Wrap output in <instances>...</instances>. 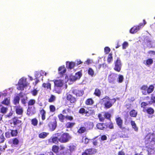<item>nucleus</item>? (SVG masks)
Listing matches in <instances>:
<instances>
[{
    "label": "nucleus",
    "mask_w": 155,
    "mask_h": 155,
    "mask_svg": "<svg viewBox=\"0 0 155 155\" xmlns=\"http://www.w3.org/2000/svg\"><path fill=\"white\" fill-rule=\"evenodd\" d=\"M154 89V86L153 85H150L149 87H148L147 90V94H150L152 92Z\"/></svg>",
    "instance_id": "58836bf2"
},
{
    "label": "nucleus",
    "mask_w": 155,
    "mask_h": 155,
    "mask_svg": "<svg viewBox=\"0 0 155 155\" xmlns=\"http://www.w3.org/2000/svg\"><path fill=\"white\" fill-rule=\"evenodd\" d=\"M148 53L150 56L155 55V51L153 50H150L148 52Z\"/></svg>",
    "instance_id": "338daca9"
},
{
    "label": "nucleus",
    "mask_w": 155,
    "mask_h": 155,
    "mask_svg": "<svg viewBox=\"0 0 155 155\" xmlns=\"http://www.w3.org/2000/svg\"><path fill=\"white\" fill-rule=\"evenodd\" d=\"M124 77L122 75H119L117 78V82L118 83H122L124 80Z\"/></svg>",
    "instance_id": "4d7b16f0"
},
{
    "label": "nucleus",
    "mask_w": 155,
    "mask_h": 155,
    "mask_svg": "<svg viewBox=\"0 0 155 155\" xmlns=\"http://www.w3.org/2000/svg\"><path fill=\"white\" fill-rule=\"evenodd\" d=\"M153 62V59L151 58H149L147 59L145 61V62H144V63L146 65H149L152 64Z\"/></svg>",
    "instance_id": "ea45409f"
},
{
    "label": "nucleus",
    "mask_w": 155,
    "mask_h": 155,
    "mask_svg": "<svg viewBox=\"0 0 155 155\" xmlns=\"http://www.w3.org/2000/svg\"><path fill=\"white\" fill-rule=\"evenodd\" d=\"M59 147L58 146L56 145L53 146L52 150L54 153L57 154L59 151Z\"/></svg>",
    "instance_id": "49530a36"
},
{
    "label": "nucleus",
    "mask_w": 155,
    "mask_h": 155,
    "mask_svg": "<svg viewBox=\"0 0 155 155\" xmlns=\"http://www.w3.org/2000/svg\"><path fill=\"white\" fill-rule=\"evenodd\" d=\"M107 128H108L110 129H114V127L113 123L111 121L107 125L106 124V129Z\"/></svg>",
    "instance_id": "a18cd8bd"
},
{
    "label": "nucleus",
    "mask_w": 155,
    "mask_h": 155,
    "mask_svg": "<svg viewBox=\"0 0 155 155\" xmlns=\"http://www.w3.org/2000/svg\"><path fill=\"white\" fill-rule=\"evenodd\" d=\"M12 123L15 127H21L22 121L19 120L18 117H15L12 119Z\"/></svg>",
    "instance_id": "9d476101"
},
{
    "label": "nucleus",
    "mask_w": 155,
    "mask_h": 155,
    "mask_svg": "<svg viewBox=\"0 0 155 155\" xmlns=\"http://www.w3.org/2000/svg\"><path fill=\"white\" fill-rule=\"evenodd\" d=\"M104 51L105 53L107 54L110 52V49L109 47H106L104 48Z\"/></svg>",
    "instance_id": "e2e57ef3"
},
{
    "label": "nucleus",
    "mask_w": 155,
    "mask_h": 155,
    "mask_svg": "<svg viewBox=\"0 0 155 155\" xmlns=\"http://www.w3.org/2000/svg\"><path fill=\"white\" fill-rule=\"evenodd\" d=\"M145 112H146L148 114L151 115L154 114V110L153 108L150 107L147 108L145 111Z\"/></svg>",
    "instance_id": "7c9ffc66"
},
{
    "label": "nucleus",
    "mask_w": 155,
    "mask_h": 155,
    "mask_svg": "<svg viewBox=\"0 0 155 155\" xmlns=\"http://www.w3.org/2000/svg\"><path fill=\"white\" fill-rule=\"evenodd\" d=\"M10 134L12 137H15L17 136L18 131L17 130H11Z\"/></svg>",
    "instance_id": "c03bdc74"
},
{
    "label": "nucleus",
    "mask_w": 155,
    "mask_h": 155,
    "mask_svg": "<svg viewBox=\"0 0 155 155\" xmlns=\"http://www.w3.org/2000/svg\"><path fill=\"white\" fill-rule=\"evenodd\" d=\"M38 91L36 89H34L31 91V93L33 96H36L38 94Z\"/></svg>",
    "instance_id": "0e129e2a"
},
{
    "label": "nucleus",
    "mask_w": 155,
    "mask_h": 155,
    "mask_svg": "<svg viewBox=\"0 0 155 155\" xmlns=\"http://www.w3.org/2000/svg\"><path fill=\"white\" fill-rule=\"evenodd\" d=\"M86 131V128L84 126L81 127L78 130L77 132L78 133L81 134L84 133Z\"/></svg>",
    "instance_id": "79ce46f5"
},
{
    "label": "nucleus",
    "mask_w": 155,
    "mask_h": 155,
    "mask_svg": "<svg viewBox=\"0 0 155 155\" xmlns=\"http://www.w3.org/2000/svg\"><path fill=\"white\" fill-rule=\"evenodd\" d=\"M50 111V112L53 113L56 110V107L54 105H50L49 106Z\"/></svg>",
    "instance_id": "6e6d98bb"
},
{
    "label": "nucleus",
    "mask_w": 155,
    "mask_h": 155,
    "mask_svg": "<svg viewBox=\"0 0 155 155\" xmlns=\"http://www.w3.org/2000/svg\"><path fill=\"white\" fill-rule=\"evenodd\" d=\"M58 74L61 76H63L66 71V68L64 65L59 67L58 69Z\"/></svg>",
    "instance_id": "aec40b11"
},
{
    "label": "nucleus",
    "mask_w": 155,
    "mask_h": 155,
    "mask_svg": "<svg viewBox=\"0 0 155 155\" xmlns=\"http://www.w3.org/2000/svg\"><path fill=\"white\" fill-rule=\"evenodd\" d=\"M105 119H106L110 121L111 120V114L109 113L108 112H106L104 113V115Z\"/></svg>",
    "instance_id": "37998d69"
},
{
    "label": "nucleus",
    "mask_w": 155,
    "mask_h": 155,
    "mask_svg": "<svg viewBox=\"0 0 155 155\" xmlns=\"http://www.w3.org/2000/svg\"><path fill=\"white\" fill-rule=\"evenodd\" d=\"M115 120L116 124L121 129L122 131L126 129L125 127L123 126V120L120 117L118 116L116 117Z\"/></svg>",
    "instance_id": "6e6552de"
},
{
    "label": "nucleus",
    "mask_w": 155,
    "mask_h": 155,
    "mask_svg": "<svg viewBox=\"0 0 155 155\" xmlns=\"http://www.w3.org/2000/svg\"><path fill=\"white\" fill-rule=\"evenodd\" d=\"M82 75L81 73L80 72H78L76 73L74 75H71L70 78L71 81H74L80 79Z\"/></svg>",
    "instance_id": "f8f14e48"
},
{
    "label": "nucleus",
    "mask_w": 155,
    "mask_h": 155,
    "mask_svg": "<svg viewBox=\"0 0 155 155\" xmlns=\"http://www.w3.org/2000/svg\"><path fill=\"white\" fill-rule=\"evenodd\" d=\"M48 126L52 131H54L57 126V122L55 119L50 121L48 124Z\"/></svg>",
    "instance_id": "9b49d317"
},
{
    "label": "nucleus",
    "mask_w": 155,
    "mask_h": 155,
    "mask_svg": "<svg viewBox=\"0 0 155 155\" xmlns=\"http://www.w3.org/2000/svg\"><path fill=\"white\" fill-rule=\"evenodd\" d=\"M85 114V116L89 117L94 115L95 114V111L94 110H88L86 111Z\"/></svg>",
    "instance_id": "b1692460"
},
{
    "label": "nucleus",
    "mask_w": 155,
    "mask_h": 155,
    "mask_svg": "<svg viewBox=\"0 0 155 155\" xmlns=\"http://www.w3.org/2000/svg\"><path fill=\"white\" fill-rule=\"evenodd\" d=\"M73 93L76 96L80 97L82 96L84 94L83 91L78 89H74L72 91Z\"/></svg>",
    "instance_id": "a211bd4d"
},
{
    "label": "nucleus",
    "mask_w": 155,
    "mask_h": 155,
    "mask_svg": "<svg viewBox=\"0 0 155 155\" xmlns=\"http://www.w3.org/2000/svg\"><path fill=\"white\" fill-rule=\"evenodd\" d=\"M102 104L105 109H108L111 108L116 102V100L115 98L110 99L107 96H105L102 99Z\"/></svg>",
    "instance_id": "f257e3e1"
},
{
    "label": "nucleus",
    "mask_w": 155,
    "mask_h": 155,
    "mask_svg": "<svg viewBox=\"0 0 155 155\" xmlns=\"http://www.w3.org/2000/svg\"><path fill=\"white\" fill-rule=\"evenodd\" d=\"M98 117L100 121L101 122H104V121L105 118L104 116H103L101 114H99L98 115Z\"/></svg>",
    "instance_id": "13d9d810"
},
{
    "label": "nucleus",
    "mask_w": 155,
    "mask_h": 155,
    "mask_svg": "<svg viewBox=\"0 0 155 155\" xmlns=\"http://www.w3.org/2000/svg\"><path fill=\"white\" fill-rule=\"evenodd\" d=\"M20 140L17 137H14L8 141V143L11 145L12 147H17L19 144Z\"/></svg>",
    "instance_id": "1a4fd4ad"
},
{
    "label": "nucleus",
    "mask_w": 155,
    "mask_h": 155,
    "mask_svg": "<svg viewBox=\"0 0 155 155\" xmlns=\"http://www.w3.org/2000/svg\"><path fill=\"white\" fill-rule=\"evenodd\" d=\"M144 143L146 146L154 145L155 144V134L151 133L148 134L144 138Z\"/></svg>",
    "instance_id": "f03ea898"
},
{
    "label": "nucleus",
    "mask_w": 155,
    "mask_h": 155,
    "mask_svg": "<svg viewBox=\"0 0 155 155\" xmlns=\"http://www.w3.org/2000/svg\"><path fill=\"white\" fill-rule=\"evenodd\" d=\"M86 150L89 155L93 154L96 152L95 149L94 148H89L86 149Z\"/></svg>",
    "instance_id": "f704fd0d"
},
{
    "label": "nucleus",
    "mask_w": 155,
    "mask_h": 155,
    "mask_svg": "<svg viewBox=\"0 0 155 155\" xmlns=\"http://www.w3.org/2000/svg\"><path fill=\"white\" fill-rule=\"evenodd\" d=\"M48 134L45 132H42L40 133L38 135L39 137L40 138H45L48 135Z\"/></svg>",
    "instance_id": "09e8293b"
},
{
    "label": "nucleus",
    "mask_w": 155,
    "mask_h": 155,
    "mask_svg": "<svg viewBox=\"0 0 155 155\" xmlns=\"http://www.w3.org/2000/svg\"><path fill=\"white\" fill-rule=\"evenodd\" d=\"M20 100V97L18 96L17 95L15 97L13 100V103L14 104L16 105L17 104H18L19 103Z\"/></svg>",
    "instance_id": "473e14b6"
},
{
    "label": "nucleus",
    "mask_w": 155,
    "mask_h": 155,
    "mask_svg": "<svg viewBox=\"0 0 155 155\" xmlns=\"http://www.w3.org/2000/svg\"><path fill=\"white\" fill-rule=\"evenodd\" d=\"M143 23H140L138 25H134L131 28L130 30V33L131 34H134L138 31L146 24V22L145 20L143 19Z\"/></svg>",
    "instance_id": "20e7f679"
},
{
    "label": "nucleus",
    "mask_w": 155,
    "mask_h": 155,
    "mask_svg": "<svg viewBox=\"0 0 155 155\" xmlns=\"http://www.w3.org/2000/svg\"><path fill=\"white\" fill-rule=\"evenodd\" d=\"M117 74L115 73L110 74L108 77V82L110 83H114Z\"/></svg>",
    "instance_id": "4468645a"
},
{
    "label": "nucleus",
    "mask_w": 155,
    "mask_h": 155,
    "mask_svg": "<svg viewBox=\"0 0 155 155\" xmlns=\"http://www.w3.org/2000/svg\"><path fill=\"white\" fill-rule=\"evenodd\" d=\"M153 146L147 145L146 148L148 155H155V149Z\"/></svg>",
    "instance_id": "ddd939ff"
},
{
    "label": "nucleus",
    "mask_w": 155,
    "mask_h": 155,
    "mask_svg": "<svg viewBox=\"0 0 155 155\" xmlns=\"http://www.w3.org/2000/svg\"><path fill=\"white\" fill-rule=\"evenodd\" d=\"M66 65L68 68L71 69L73 68L74 67L76 66V64L75 62L72 61H67Z\"/></svg>",
    "instance_id": "5701e85b"
},
{
    "label": "nucleus",
    "mask_w": 155,
    "mask_h": 155,
    "mask_svg": "<svg viewBox=\"0 0 155 155\" xmlns=\"http://www.w3.org/2000/svg\"><path fill=\"white\" fill-rule=\"evenodd\" d=\"M75 123L74 122H69L67 123L65 126L66 128H71L75 125Z\"/></svg>",
    "instance_id": "e433bc0d"
},
{
    "label": "nucleus",
    "mask_w": 155,
    "mask_h": 155,
    "mask_svg": "<svg viewBox=\"0 0 155 155\" xmlns=\"http://www.w3.org/2000/svg\"><path fill=\"white\" fill-rule=\"evenodd\" d=\"M131 124L132 128L136 131L138 130V128L137 127L136 124L134 121L131 120L130 121Z\"/></svg>",
    "instance_id": "a19ab883"
},
{
    "label": "nucleus",
    "mask_w": 155,
    "mask_h": 155,
    "mask_svg": "<svg viewBox=\"0 0 155 155\" xmlns=\"http://www.w3.org/2000/svg\"><path fill=\"white\" fill-rule=\"evenodd\" d=\"M40 113L41 115V119L42 120H44L46 118V112L45 110L43 108H41L39 110Z\"/></svg>",
    "instance_id": "393cba45"
},
{
    "label": "nucleus",
    "mask_w": 155,
    "mask_h": 155,
    "mask_svg": "<svg viewBox=\"0 0 155 155\" xmlns=\"http://www.w3.org/2000/svg\"><path fill=\"white\" fill-rule=\"evenodd\" d=\"M128 46V43L127 42L125 41L122 44V48L123 49H125Z\"/></svg>",
    "instance_id": "774afa93"
},
{
    "label": "nucleus",
    "mask_w": 155,
    "mask_h": 155,
    "mask_svg": "<svg viewBox=\"0 0 155 155\" xmlns=\"http://www.w3.org/2000/svg\"><path fill=\"white\" fill-rule=\"evenodd\" d=\"M59 120L61 122H64L65 119L69 121H72L73 120L74 118L72 116L67 115L64 116L62 114H60L58 116Z\"/></svg>",
    "instance_id": "423d86ee"
},
{
    "label": "nucleus",
    "mask_w": 155,
    "mask_h": 155,
    "mask_svg": "<svg viewBox=\"0 0 155 155\" xmlns=\"http://www.w3.org/2000/svg\"><path fill=\"white\" fill-rule=\"evenodd\" d=\"M88 73L89 75L91 77H93L94 74V72L91 68H89L88 70Z\"/></svg>",
    "instance_id": "bf43d9fd"
},
{
    "label": "nucleus",
    "mask_w": 155,
    "mask_h": 155,
    "mask_svg": "<svg viewBox=\"0 0 155 155\" xmlns=\"http://www.w3.org/2000/svg\"><path fill=\"white\" fill-rule=\"evenodd\" d=\"M54 83V86L59 87V88H61L63 85L64 81L62 80H54L53 81Z\"/></svg>",
    "instance_id": "2eb2a0df"
},
{
    "label": "nucleus",
    "mask_w": 155,
    "mask_h": 155,
    "mask_svg": "<svg viewBox=\"0 0 155 155\" xmlns=\"http://www.w3.org/2000/svg\"><path fill=\"white\" fill-rule=\"evenodd\" d=\"M76 147L74 145H71L69 147V149H68V153L69 155H70L73 151H74L76 149Z\"/></svg>",
    "instance_id": "bb28decb"
},
{
    "label": "nucleus",
    "mask_w": 155,
    "mask_h": 155,
    "mask_svg": "<svg viewBox=\"0 0 155 155\" xmlns=\"http://www.w3.org/2000/svg\"><path fill=\"white\" fill-rule=\"evenodd\" d=\"M149 103L145 102H143L140 104V105L141 107L142 108L143 111L145 112V110L147 109V106L148 105Z\"/></svg>",
    "instance_id": "2f4dec72"
},
{
    "label": "nucleus",
    "mask_w": 155,
    "mask_h": 155,
    "mask_svg": "<svg viewBox=\"0 0 155 155\" xmlns=\"http://www.w3.org/2000/svg\"><path fill=\"white\" fill-rule=\"evenodd\" d=\"M94 94L96 96L100 97L101 95V90L97 88H96L94 93Z\"/></svg>",
    "instance_id": "72a5a7b5"
},
{
    "label": "nucleus",
    "mask_w": 155,
    "mask_h": 155,
    "mask_svg": "<svg viewBox=\"0 0 155 155\" xmlns=\"http://www.w3.org/2000/svg\"><path fill=\"white\" fill-rule=\"evenodd\" d=\"M148 103L150 104H153V106L155 107V96L153 94L151 95L150 101H149Z\"/></svg>",
    "instance_id": "c9c22d12"
},
{
    "label": "nucleus",
    "mask_w": 155,
    "mask_h": 155,
    "mask_svg": "<svg viewBox=\"0 0 155 155\" xmlns=\"http://www.w3.org/2000/svg\"><path fill=\"white\" fill-rule=\"evenodd\" d=\"M94 103V100L91 98L87 99L85 101V104L87 106H92Z\"/></svg>",
    "instance_id": "4be33fe9"
},
{
    "label": "nucleus",
    "mask_w": 155,
    "mask_h": 155,
    "mask_svg": "<svg viewBox=\"0 0 155 155\" xmlns=\"http://www.w3.org/2000/svg\"><path fill=\"white\" fill-rule=\"evenodd\" d=\"M137 114V111L134 109L131 110L130 112V115L131 117H136Z\"/></svg>",
    "instance_id": "4c0bfd02"
},
{
    "label": "nucleus",
    "mask_w": 155,
    "mask_h": 155,
    "mask_svg": "<svg viewBox=\"0 0 155 155\" xmlns=\"http://www.w3.org/2000/svg\"><path fill=\"white\" fill-rule=\"evenodd\" d=\"M54 91H55V93L59 94L61 92V88H59V87L54 86Z\"/></svg>",
    "instance_id": "5fc2aeb1"
},
{
    "label": "nucleus",
    "mask_w": 155,
    "mask_h": 155,
    "mask_svg": "<svg viewBox=\"0 0 155 155\" xmlns=\"http://www.w3.org/2000/svg\"><path fill=\"white\" fill-rule=\"evenodd\" d=\"M5 140V139L4 137L3 134L0 136V143H3Z\"/></svg>",
    "instance_id": "69168bd1"
},
{
    "label": "nucleus",
    "mask_w": 155,
    "mask_h": 155,
    "mask_svg": "<svg viewBox=\"0 0 155 155\" xmlns=\"http://www.w3.org/2000/svg\"><path fill=\"white\" fill-rule=\"evenodd\" d=\"M148 87L147 85H143L140 88V90L142 91L141 92L142 94L144 95L147 94V90Z\"/></svg>",
    "instance_id": "c85d7f7f"
},
{
    "label": "nucleus",
    "mask_w": 155,
    "mask_h": 155,
    "mask_svg": "<svg viewBox=\"0 0 155 155\" xmlns=\"http://www.w3.org/2000/svg\"><path fill=\"white\" fill-rule=\"evenodd\" d=\"M56 100V97L53 95H51L50 98L48 99V102L49 103L54 102Z\"/></svg>",
    "instance_id": "3c124183"
},
{
    "label": "nucleus",
    "mask_w": 155,
    "mask_h": 155,
    "mask_svg": "<svg viewBox=\"0 0 155 155\" xmlns=\"http://www.w3.org/2000/svg\"><path fill=\"white\" fill-rule=\"evenodd\" d=\"M58 136L59 137V142L61 143H65L68 142L71 138V136L67 133L62 134L61 133H58Z\"/></svg>",
    "instance_id": "7ed1b4c3"
},
{
    "label": "nucleus",
    "mask_w": 155,
    "mask_h": 155,
    "mask_svg": "<svg viewBox=\"0 0 155 155\" xmlns=\"http://www.w3.org/2000/svg\"><path fill=\"white\" fill-rule=\"evenodd\" d=\"M26 79L23 78H21L19 79L18 82V86L17 89L18 90L23 91L24 88L28 86V84L26 82Z\"/></svg>",
    "instance_id": "39448f33"
},
{
    "label": "nucleus",
    "mask_w": 155,
    "mask_h": 155,
    "mask_svg": "<svg viewBox=\"0 0 155 155\" xmlns=\"http://www.w3.org/2000/svg\"><path fill=\"white\" fill-rule=\"evenodd\" d=\"M115 65L114 70L116 71L120 72L121 69L122 64L120 59L119 58H117L116 60L114 61Z\"/></svg>",
    "instance_id": "0eeeda50"
},
{
    "label": "nucleus",
    "mask_w": 155,
    "mask_h": 155,
    "mask_svg": "<svg viewBox=\"0 0 155 155\" xmlns=\"http://www.w3.org/2000/svg\"><path fill=\"white\" fill-rule=\"evenodd\" d=\"M8 108L4 107H2L1 108L0 112L3 114H5L8 110Z\"/></svg>",
    "instance_id": "052dcab7"
},
{
    "label": "nucleus",
    "mask_w": 155,
    "mask_h": 155,
    "mask_svg": "<svg viewBox=\"0 0 155 155\" xmlns=\"http://www.w3.org/2000/svg\"><path fill=\"white\" fill-rule=\"evenodd\" d=\"M68 150H59L57 153V155H66L68 153Z\"/></svg>",
    "instance_id": "de8ad7c7"
},
{
    "label": "nucleus",
    "mask_w": 155,
    "mask_h": 155,
    "mask_svg": "<svg viewBox=\"0 0 155 155\" xmlns=\"http://www.w3.org/2000/svg\"><path fill=\"white\" fill-rule=\"evenodd\" d=\"M106 124L98 123L96 125V127L97 128L100 130H104L106 129Z\"/></svg>",
    "instance_id": "a878e982"
},
{
    "label": "nucleus",
    "mask_w": 155,
    "mask_h": 155,
    "mask_svg": "<svg viewBox=\"0 0 155 155\" xmlns=\"http://www.w3.org/2000/svg\"><path fill=\"white\" fill-rule=\"evenodd\" d=\"M15 111L16 114L22 116L23 112V108L20 106H15Z\"/></svg>",
    "instance_id": "dca6fc26"
},
{
    "label": "nucleus",
    "mask_w": 155,
    "mask_h": 155,
    "mask_svg": "<svg viewBox=\"0 0 155 155\" xmlns=\"http://www.w3.org/2000/svg\"><path fill=\"white\" fill-rule=\"evenodd\" d=\"M67 100L71 104L75 103L76 101V98L71 94H68L66 96Z\"/></svg>",
    "instance_id": "f3484780"
},
{
    "label": "nucleus",
    "mask_w": 155,
    "mask_h": 155,
    "mask_svg": "<svg viewBox=\"0 0 155 155\" xmlns=\"http://www.w3.org/2000/svg\"><path fill=\"white\" fill-rule=\"evenodd\" d=\"M113 54L110 53L108 55L107 58V61L108 63H110L113 61Z\"/></svg>",
    "instance_id": "8fccbe9b"
},
{
    "label": "nucleus",
    "mask_w": 155,
    "mask_h": 155,
    "mask_svg": "<svg viewBox=\"0 0 155 155\" xmlns=\"http://www.w3.org/2000/svg\"><path fill=\"white\" fill-rule=\"evenodd\" d=\"M57 133L54 134L55 136L52 137L51 142L52 143L56 144H58L59 141V136H58L57 135Z\"/></svg>",
    "instance_id": "412c9836"
},
{
    "label": "nucleus",
    "mask_w": 155,
    "mask_h": 155,
    "mask_svg": "<svg viewBox=\"0 0 155 155\" xmlns=\"http://www.w3.org/2000/svg\"><path fill=\"white\" fill-rule=\"evenodd\" d=\"M1 103L6 106L9 105L10 103V98L8 97L5 98Z\"/></svg>",
    "instance_id": "c756f323"
},
{
    "label": "nucleus",
    "mask_w": 155,
    "mask_h": 155,
    "mask_svg": "<svg viewBox=\"0 0 155 155\" xmlns=\"http://www.w3.org/2000/svg\"><path fill=\"white\" fill-rule=\"evenodd\" d=\"M38 120L36 118H35L31 119V124L34 126H36L38 124Z\"/></svg>",
    "instance_id": "864d4df0"
},
{
    "label": "nucleus",
    "mask_w": 155,
    "mask_h": 155,
    "mask_svg": "<svg viewBox=\"0 0 155 155\" xmlns=\"http://www.w3.org/2000/svg\"><path fill=\"white\" fill-rule=\"evenodd\" d=\"M35 103V100L33 99H30L28 103V106H30L34 105Z\"/></svg>",
    "instance_id": "603ef678"
},
{
    "label": "nucleus",
    "mask_w": 155,
    "mask_h": 155,
    "mask_svg": "<svg viewBox=\"0 0 155 155\" xmlns=\"http://www.w3.org/2000/svg\"><path fill=\"white\" fill-rule=\"evenodd\" d=\"M42 87L45 89L51 90V84L48 82L47 83H44L42 84Z\"/></svg>",
    "instance_id": "cd10ccee"
},
{
    "label": "nucleus",
    "mask_w": 155,
    "mask_h": 155,
    "mask_svg": "<svg viewBox=\"0 0 155 155\" xmlns=\"http://www.w3.org/2000/svg\"><path fill=\"white\" fill-rule=\"evenodd\" d=\"M86 110L84 108L81 107L79 109L78 111V113L82 114H85Z\"/></svg>",
    "instance_id": "680f3d73"
},
{
    "label": "nucleus",
    "mask_w": 155,
    "mask_h": 155,
    "mask_svg": "<svg viewBox=\"0 0 155 155\" xmlns=\"http://www.w3.org/2000/svg\"><path fill=\"white\" fill-rule=\"evenodd\" d=\"M33 108L35 109V107H32L31 106H28V107L26 113L27 114L28 116L32 115L33 114H34L35 113V112L34 111V110H33Z\"/></svg>",
    "instance_id": "6ab92c4d"
}]
</instances>
